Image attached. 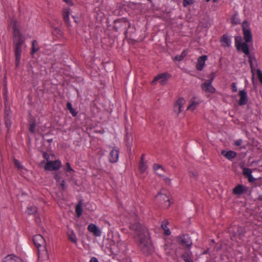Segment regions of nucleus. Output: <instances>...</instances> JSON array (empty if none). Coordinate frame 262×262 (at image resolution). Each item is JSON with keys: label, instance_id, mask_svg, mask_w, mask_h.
I'll return each instance as SVG.
<instances>
[{"label": "nucleus", "instance_id": "24", "mask_svg": "<svg viewBox=\"0 0 262 262\" xmlns=\"http://www.w3.org/2000/svg\"><path fill=\"white\" fill-rule=\"evenodd\" d=\"M185 103V100L183 98H179L176 102L175 105H174V108L175 110L178 109L179 111V113L181 112L182 111V108L183 105Z\"/></svg>", "mask_w": 262, "mask_h": 262}, {"label": "nucleus", "instance_id": "43", "mask_svg": "<svg viewBox=\"0 0 262 262\" xmlns=\"http://www.w3.org/2000/svg\"><path fill=\"white\" fill-rule=\"evenodd\" d=\"M231 89L233 92L235 93L237 92V88L235 83L233 82L231 84Z\"/></svg>", "mask_w": 262, "mask_h": 262}, {"label": "nucleus", "instance_id": "21", "mask_svg": "<svg viewBox=\"0 0 262 262\" xmlns=\"http://www.w3.org/2000/svg\"><path fill=\"white\" fill-rule=\"evenodd\" d=\"M3 262H21V260L15 255H9L5 257Z\"/></svg>", "mask_w": 262, "mask_h": 262}, {"label": "nucleus", "instance_id": "30", "mask_svg": "<svg viewBox=\"0 0 262 262\" xmlns=\"http://www.w3.org/2000/svg\"><path fill=\"white\" fill-rule=\"evenodd\" d=\"M39 49L38 43L36 40H34L32 43V48L31 53L32 55H33L35 53H36Z\"/></svg>", "mask_w": 262, "mask_h": 262}, {"label": "nucleus", "instance_id": "18", "mask_svg": "<svg viewBox=\"0 0 262 262\" xmlns=\"http://www.w3.org/2000/svg\"><path fill=\"white\" fill-rule=\"evenodd\" d=\"M67 233L68 239L71 242L76 244L77 243V238L74 231L73 230L69 229Z\"/></svg>", "mask_w": 262, "mask_h": 262}, {"label": "nucleus", "instance_id": "13", "mask_svg": "<svg viewBox=\"0 0 262 262\" xmlns=\"http://www.w3.org/2000/svg\"><path fill=\"white\" fill-rule=\"evenodd\" d=\"M88 230L95 236H100L101 235V231L95 224H90L88 226Z\"/></svg>", "mask_w": 262, "mask_h": 262}, {"label": "nucleus", "instance_id": "15", "mask_svg": "<svg viewBox=\"0 0 262 262\" xmlns=\"http://www.w3.org/2000/svg\"><path fill=\"white\" fill-rule=\"evenodd\" d=\"M207 58V57L206 55H203L199 57L196 64V69L198 71H202L203 69Z\"/></svg>", "mask_w": 262, "mask_h": 262}, {"label": "nucleus", "instance_id": "1", "mask_svg": "<svg viewBox=\"0 0 262 262\" xmlns=\"http://www.w3.org/2000/svg\"><path fill=\"white\" fill-rule=\"evenodd\" d=\"M129 228L133 232L141 251L145 255H149L153 251L154 247L147 228L138 222L130 223Z\"/></svg>", "mask_w": 262, "mask_h": 262}, {"label": "nucleus", "instance_id": "4", "mask_svg": "<svg viewBox=\"0 0 262 262\" xmlns=\"http://www.w3.org/2000/svg\"><path fill=\"white\" fill-rule=\"evenodd\" d=\"M166 191L162 190L156 196L155 199L157 203L162 205L163 207L167 208L170 206V203L169 197L165 194Z\"/></svg>", "mask_w": 262, "mask_h": 262}, {"label": "nucleus", "instance_id": "48", "mask_svg": "<svg viewBox=\"0 0 262 262\" xmlns=\"http://www.w3.org/2000/svg\"><path fill=\"white\" fill-rule=\"evenodd\" d=\"M89 262H99V261L96 257H93L91 258Z\"/></svg>", "mask_w": 262, "mask_h": 262}, {"label": "nucleus", "instance_id": "11", "mask_svg": "<svg viewBox=\"0 0 262 262\" xmlns=\"http://www.w3.org/2000/svg\"><path fill=\"white\" fill-rule=\"evenodd\" d=\"M201 102V101L200 98L196 97H192L189 101V105L187 108V110L191 111H194L200 104Z\"/></svg>", "mask_w": 262, "mask_h": 262}, {"label": "nucleus", "instance_id": "39", "mask_svg": "<svg viewBox=\"0 0 262 262\" xmlns=\"http://www.w3.org/2000/svg\"><path fill=\"white\" fill-rule=\"evenodd\" d=\"M75 211L77 215L79 217L82 214V209L80 204H78L76 206Z\"/></svg>", "mask_w": 262, "mask_h": 262}, {"label": "nucleus", "instance_id": "47", "mask_svg": "<svg viewBox=\"0 0 262 262\" xmlns=\"http://www.w3.org/2000/svg\"><path fill=\"white\" fill-rule=\"evenodd\" d=\"M61 186L62 189H65L66 188V186L65 184V181L62 180L59 184Z\"/></svg>", "mask_w": 262, "mask_h": 262}, {"label": "nucleus", "instance_id": "46", "mask_svg": "<svg viewBox=\"0 0 262 262\" xmlns=\"http://www.w3.org/2000/svg\"><path fill=\"white\" fill-rule=\"evenodd\" d=\"M247 178L248 179V181L250 183H252L255 180V179L253 178L252 174L250 176H249V177H248Z\"/></svg>", "mask_w": 262, "mask_h": 262}, {"label": "nucleus", "instance_id": "38", "mask_svg": "<svg viewBox=\"0 0 262 262\" xmlns=\"http://www.w3.org/2000/svg\"><path fill=\"white\" fill-rule=\"evenodd\" d=\"M243 173L246 178H247L252 174V170L250 168L244 167L243 168Z\"/></svg>", "mask_w": 262, "mask_h": 262}, {"label": "nucleus", "instance_id": "5", "mask_svg": "<svg viewBox=\"0 0 262 262\" xmlns=\"http://www.w3.org/2000/svg\"><path fill=\"white\" fill-rule=\"evenodd\" d=\"M177 242L183 248H189L192 245L191 240L188 234H184L178 236Z\"/></svg>", "mask_w": 262, "mask_h": 262}, {"label": "nucleus", "instance_id": "44", "mask_svg": "<svg viewBox=\"0 0 262 262\" xmlns=\"http://www.w3.org/2000/svg\"><path fill=\"white\" fill-rule=\"evenodd\" d=\"M243 142V140L242 139H238L234 142V145L235 146H239L241 145L242 143Z\"/></svg>", "mask_w": 262, "mask_h": 262}, {"label": "nucleus", "instance_id": "3", "mask_svg": "<svg viewBox=\"0 0 262 262\" xmlns=\"http://www.w3.org/2000/svg\"><path fill=\"white\" fill-rule=\"evenodd\" d=\"M247 43L248 42H242L241 36H237L235 37V45L237 50L242 51L248 57V61L250 64L251 72H253L254 70L255 69V67H254V62H256V60L254 57L250 55L249 47Z\"/></svg>", "mask_w": 262, "mask_h": 262}, {"label": "nucleus", "instance_id": "23", "mask_svg": "<svg viewBox=\"0 0 262 262\" xmlns=\"http://www.w3.org/2000/svg\"><path fill=\"white\" fill-rule=\"evenodd\" d=\"M245 189L243 185L238 184L233 189V193L235 195H241L244 192Z\"/></svg>", "mask_w": 262, "mask_h": 262}, {"label": "nucleus", "instance_id": "7", "mask_svg": "<svg viewBox=\"0 0 262 262\" xmlns=\"http://www.w3.org/2000/svg\"><path fill=\"white\" fill-rule=\"evenodd\" d=\"M248 24L246 20H244L242 24V28L243 31L244 38L245 42H249L252 41V36L251 32L248 29Z\"/></svg>", "mask_w": 262, "mask_h": 262}, {"label": "nucleus", "instance_id": "40", "mask_svg": "<svg viewBox=\"0 0 262 262\" xmlns=\"http://www.w3.org/2000/svg\"><path fill=\"white\" fill-rule=\"evenodd\" d=\"M54 178L57 184H59V183L61 181V177L59 172H56L54 176Z\"/></svg>", "mask_w": 262, "mask_h": 262}, {"label": "nucleus", "instance_id": "45", "mask_svg": "<svg viewBox=\"0 0 262 262\" xmlns=\"http://www.w3.org/2000/svg\"><path fill=\"white\" fill-rule=\"evenodd\" d=\"M42 156H43V158L45 160H46L47 162H48V161H50L49 160V159H50V156H49V155L48 153H47L46 152H44L43 153Z\"/></svg>", "mask_w": 262, "mask_h": 262}, {"label": "nucleus", "instance_id": "32", "mask_svg": "<svg viewBox=\"0 0 262 262\" xmlns=\"http://www.w3.org/2000/svg\"><path fill=\"white\" fill-rule=\"evenodd\" d=\"M191 252L190 251L185 252L182 255L183 259L186 262L188 260L191 259Z\"/></svg>", "mask_w": 262, "mask_h": 262}, {"label": "nucleus", "instance_id": "9", "mask_svg": "<svg viewBox=\"0 0 262 262\" xmlns=\"http://www.w3.org/2000/svg\"><path fill=\"white\" fill-rule=\"evenodd\" d=\"M212 79L203 83L201 85L202 90L206 93L213 94L215 92V89L212 85Z\"/></svg>", "mask_w": 262, "mask_h": 262}, {"label": "nucleus", "instance_id": "53", "mask_svg": "<svg viewBox=\"0 0 262 262\" xmlns=\"http://www.w3.org/2000/svg\"><path fill=\"white\" fill-rule=\"evenodd\" d=\"M186 262H193V260H192V259H190V260H188V261H186Z\"/></svg>", "mask_w": 262, "mask_h": 262}, {"label": "nucleus", "instance_id": "50", "mask_svg": "<svg viewBox=\"0 0 262 262\" xmlns=\"http://www.w3.org/2000/svg\"><path fill=\"white\" fill-rule=\"evenodd\" d=\"M165 180V181H166V182H167V181H168V182H170V179H168V178H166Z\"/></svg>", "mask_w": 262, "mask_h": 262}, {"label": "nucleus", "instance_id": "27", "mask_svg": "<svg viewBox=\"0 0 262 262\" xmlns=\"http://www.w3.org/2000/svg\"><path fill=\"white\" fill-rule=\"evenodd\" d=\"M29 130L30 132L32 134H34L35 133V127H36V121L34 119H30L29 120Z\"/></svg>", "mask_w": 262, "mask_h": 262}, {"label": "nucleus", "instance_id": "14", "mask_svg": "<svg viewBox=\"0 0 262 262\" xmlns=\"http://www.w3.org/2000/svg\"><path fill=\"white\" fill-rule=\"evenodd\" d=\"M38 250V257L40 260H45L49 258L46 247H43Z\"/></svg>", "mask_w": 262, "mask_h": 262}, {"label": "nucleus", "instance_id": "16", "mask_svg": "<svg viewBox=\"0 0 262 262\" xmlns=\"http://www.w3.org/2000/svg\"><path fill=\"white\" fill-rule=\"evenodd\" d=\"M239 95L240 99L239 100L238 104L241 106L245 105L248 101L247 92L245 90L239 91Z\"/></svg>", "mask_w": 262, "mask_h": 262}, {"label": "nucleus", "instance_id": "2", "mask_svg": "<svg viewBox=\"0 0 262 262\" xmlns=\"http://www.w3.org/2000/svg\"><path fill=\"white\" fill-rule=\"evenodd\" d=\"M13 42V46L15 55V64L17 68L20 62L23 45L25 42V38L18 29L16 24L14 23L12 26Z\"/></svg>", "mask_w": 262, "mask_h": 262}, {"label": "nucleus", "instance_id": "34", "mask_svg": "<svg viewBox=\"0 0 262 262\" xmlns=\"http://www.w3.org/2000/svg\"><path fill=\"white\" fill-rule=\"evenodd\" d=\"M231 22L234 25H236L240 23V19L237 14H234L231 18Z\"/></svg>", "mask_w": 262, "mask_h": 262}, {"label": "nucleus", "instance_id": "37", "mask_svg": "<svg viewBox=\"0 0 262 262\" xmlns=\"http://www.w3.org/2000/svg\"><path fill=\"white\" fill-rule=\"evenodd\" d=\"M186 54H187V53L186 52V51L185 50H184L181 53V55L176 56L174 57V60L179 61H182L184 59V58L186 56Z\"/></svg>", "mask_w": 262, "mask_h": 262}, {"label": "nucleus", "instance_id": "49", "mask_svg": "<svg viewBox=\"0 0 262 262\" xmlns=\"http://www.w3.org/2000/svg\"><path fill=\"white\" fill-rule=\"evenodd\" d=\"M63 1L69 5H73L72 0H63Z\"/></svg>", "mask_w": 262, "mask_h": 262}, {"label": "nucleus", "instance_id": "56", "mask_svg": "<svg viewBox=\"0 0 262 262\" xmlns=\"http://www.w3.org/2000/svg\"><path fill=\"white\" fill-rule=\"evenodd\" d=\"M207 251H205V252L203 253V254H207Z\"/></svg>", "mask_w": 262, "mask_h": 262}, {"label": "nucleus", "instance_id": "17", "mask_svg": "<svg viewBox=\"0 0 262 262\" xmlns=\"http://www.w3.org/2000/svg\"><path fill=\"white\" fill-rule=\"evenodd\" d=\"M236 231H235L233 229V227L231 226L229 228L228 231L230 233H232L233 236H234L236 235L237 233L239 235H243L245 232V229L241 227V226H238L236 228Z\"/></svg>", "mask_w": 262, "mask_h": 262}, {"label": "nucleus", "instance_id": "33", "mask_svg": "<svg viewBox=\"0 0 262 262\" xmlns=\"http://www.w3.org/2000/svg\"><path fill=\"white\" fill-rule=\"evenodd\" d=\"M254 67H255V69L254 70L253 72H252V73L253 74H254V73L255 72H256L257 73V77H258L259 81L260 82V83L262 84V73H261V71L260 70V69H256V67H257L256 62H254Z\"/></svg>", "mask_w": 262, "mask_h": 262}, {"label": "nucleus", "instance_id": "36", "mask_svg": "<svg viewBox=\"0 0 262 262\" xmlns=\"http://www.w3.org/2000/svg\"><path fill=\"white\" fill-rule=\"evenodd\" d=\"M221 41L224 42L227 46H229L231 43L230 39L227 35H224L221 38Z\"/></svg>", "mask_w": 262, "mask_h": 262}, {"label": "nucleus", "instance_id": "42", "mask_svg": "<svg viewBox=\"0 0 262 262\" xmlns=\"http://www.w3.org/2000/svg\"><path fill=\"white\" fill-rule=\"evenodd\" d=\"M14 164L15 166L17 167L18 169H21L23 167L20 164V162L16 159L14 160Z\"/></svg>", "mask_w": 262, "mask_h": 262}, {"label": "nucleus", "instance_id": "10", "mask_svg": "<svg viewBox=\"0 0 262 262\" xmlns=\"http://www.w3.org/2000/svg\"><path fill=\"white\" fill-rule=\"evenodd\" d=\"M119 150L115 147L111 151L109 155V161L111 163H116L118 160Z\"/></svg>", "mask_w": 262, "mask_h": 262}, {"label": "nucleus", "instance_id": "31", "mask_svg": "<svg viewBox=\"0 0 262 262\" xmlns=\"http://www.w3.org/2000/svg\"><path fill=\"white\" fill-rule=\"evenodd\" d=\"M67 107L68 110H69L70 113L72 114V115L73 117H76L77 116V112L73 108L72 105L70 102H68L67 103Z\"/></svg>", "mask_w": 262, "mask_h": 262}, {"label": "nucleus", "instance_id": "6", "mask_svg": "<svg viewBox=\"0 0 262 262\" xmlns=\"http://www.w3.org/2000/svg\"><path fill=\"white\" fill-rule=\"evenodd\" d=\"M61 166V161L56 160L55 161H48L46 164L44 166V168L46 170H56L58 169Z\"/></svg>", "mask_w": 262, "mask_h": 262}, {"label": "nucleus", "instance_id": "19", "mask_svg": "<svg viewBox=\"0 0 262 262\" xmlns=\"http://www.w3.org/2000/svg\"><path fill=\"white\" fill-rule=\"evenodd\" d=\"M153 169L158 175L160 177L164 176L163 173L165 172V170L161 165L154 164L153 165Z\"/></svg>", "mask_w": 262, "mask_h": 262}, {"label": "nucleus", "instance_id": "8", "mask_svg": "<svg viewBox=\"0 0 262 262\" xmlns=\"http://www.w3.org/2000/svg\"><path fill=\"white\" fill-rule=\"evenodd\" d=\"M33 241L37 249L46 247V242L44 238L40 234L35 235L33 237Z\"/></svg>", "mask_w": 262, "mask_h": 262}, {"label": "nucleus", "instance_id": "52", "mask_svg": "<svg viewBox=\"0 0 262 262\" xmlns=\"http://www.w3.org/2000/svg\"><path fill=\"white\" fill-rule=\"evenodd\" d=\"M48 142L51 143L52 142V139H49L48 140Z\"/></svg>", "mask_w": 262, "mask_h": 262}, {"label": "nucleus", "instance_id": "29", "mask_svg": "<svg viewBox=\"0 0 262 262\" xmlns=\"http://www.w3.org/2000/svg\"><path fill=\"white\" fill-rule=\"evenodd\" d=\"M64 171L67 172L68 176H72V173L74 172V169L71 167L69 163H66V167L64 168Z\"/></svg>", "mask_w": 262, "mask_h": 262}, {"label": "nucleus", "instance_id": "54", "mask_svg": "<svg viewBox=\"0 0 262 262\" xmlns=\"http://www.w3.org/2000/svg\"><path fill=\"white\" fill-rule=\"evenodd\" d=\"M128 138V135H127L125 136V140H127V138Z\"/></svg>", "mask_w": 262, "mask_h": 262}, {"label": "nucleus", "instance_id": "51", "mask_svg": "<svg viewBox=\"0 0 262 262\" xmlns=\"http://www.w3.org/2000/svg\"><path fill=\"white\" fill-rule=\"evenodd\" d=\"M206 2H209L210 0H206ZM216 1H217V0H213V2L214 3H215V2H216Z\"/></svg>", "mask_w": 262, "mask_h": 262}, {"label": "nucleus", "instance_id": "41", "mask_svg": "<svg viewBox=\"0 0 262 262\" xmlns=\"http://www.w3.org/2000/svg\"><path fill=\"white\" fill-rule=\"evenodd\" d=\"M193 2V0H183V5L184 7H186L188 5L192 4Z\"/></svg>", "mask_w": 262, "mask_h": 262}, {"label": "nucleus", "instance_id": "55", "mask_svg": "<svg viewBox=\"0 0 262 262\" xmlns=\"http://www.w3.org/2000/svg\"><path fill=\"white\" fill-rule=\"evenodd\" d=\"M74 19H75V21L76 23H77V19H75V17H74Z\"/></svg>", "mask_w": 262, "mask_h": 262}, {"label": "nucleus", "instance_id": "20", "mask_svg": "<svg viewBox=\"0 0 262 262\" xmlns=\"http://www.w3.org/2000/svg\"><path fill=\"white\" fill-rule=\"evenodd\" d=\"M69 11L70 8L69 7H64L62 10L63 19L67 25L69 24Z\"/></svg>", "mask_w": 262, "mask_h": 262}, {"label": "nucleus", "instance_id": "26", "mask_svg": "<svg viewBox=\"0 0 262 262\" xmlns=\"http://www.w3.org/2000/svg\"><path fill=\"white\" fill-rule=\"evenodd\" d=\"M5 121L6 127L7 128L8 130H9L11 126V116H10L9 113L7 112H5Z\"/></svg>", "mask_w": 262, "mask_h": 262}, {"label": "nucleus", "instance_id": "25", "mask_svg": "<svg viewBox=\"0 0 262 262\" xmlns=\"http://www.w3.org/2000/svg\"><path fill=\"white\" fill-rule=\"evenodd\" d=\"M144 155H142L141 158V161L139 163V168L141 172H144L147 168V165L146 163L144 162Z\"/></svg>", "mask_w": 262, "mask_h": 262}, {"label": "nucleus", "instance_id": "28", "mask_svg": "<svg viewBox=\"0 0 262 262\" xmlns=\"http://www.w3.org/2000/svg\"><path fill=\"white\" fill-rule=\"evenodd\" d=\"M168 224V222L167 220H164L162 222L161 224V227L164 231V233L166 235H169L170 234V231L169 229L167 228V225Z\"/></svg>", "mask_w": 262, "mask_h": 262}, {"label": "nucleus", "instance_id": "35", "mask_svg": "<svg viewBox=\"0 0 262 262\" xmlns=\"http://www.w3.org/2000/svg\"><path fill=\"white\" fill-rule=\"evenodd\" d=\"M26 212L28 214H34L37 212V208L34 206L28 207Z\"/></svg>", "mask_w": 262, "mask_h": 262}, {"label": "nucleus", "instance_id": "12", "mask_svg": "<svg viewBox=\"0 0 262 262\" xmlns=\"http://www.w3.org/2000/svg\"><path fill=\"white\" fill-rule=\"evenodd\" d=\"M167 80V74L161 73L159 74L155 77L151 81L152 84H156V82L159 81L161 84H164Z\"/></svg>", "mask_w": 262, "mask_h": 262}, {"label": "nucleus", "instance_id": "22", "mask_svg": "<svg viewBox=\"0 0 262 262\" xmlns=\"http://www.w3.org/2000/svg\"><path fill=\"white\" fill-rule=\"evenodd\" d=\"M222 155L224 156L226 158L229 160H231L236 156V153L233 151L229 150L227 152L222 151L221 152Z\"/></svg>", "mask_w": 262, "mask_h": 262}]
</instances>
